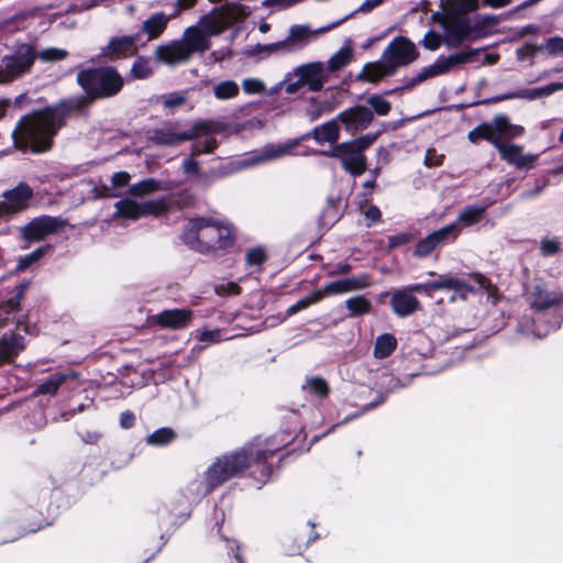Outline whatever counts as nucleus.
<instances>
[{
	"label": "nucleus",
	"instance_id": "59",
	"mask_svg": "<svg viewBox=\"0 0 563 563\" xmlns=\"http://www.w3.org/2000/svg\"><path fill=\"white\" fill-rule=\"evenodd\" d=\"M196 338L198 341L205 343H219L222 340L220 329L198 330L196 333Z\"/></svg>",
	"mask_w": 563,
	"mask_h": 563
},
{
	"label": "nucleus",
	"instance_id": "19",
	"mask_svg": "<svg viewBox=\"0 0 563 563\" xmlns=\"http://www.w3.org/2000/svg\"><path fill=\"white\" fill-rule=\"evenodd\" d=\"M137 35L113 37L101 48V55L109 60L128 58L137 53Z\"/></svg>",
	"mask_w": 563,
	"mask_h": 563
},
{
	"label": "nucleus",
	"instance_id": "7",
	"mask_svg": "<svg viewBox=\"0 0 563 563\" xmlns=\"http://www.w3.org/2000/svg\"><path fill=\"white\" fill-rule=\"evenodd\" d=\"M218 124L212 121H196L190 129L177 132L174 126L156 129L151 141L156 145L175 146L180 143L218 132Z\"/></svg>",
	"mask_w": 563,
	"mask_h": 563
},
{
	"label": "nucleus",
	"instance_id": "8",
	"mask_svg": "<svg viewBox=\"0 0 563 563\" xmlns=\"http://www.w3.org/2000/svg\"><path fill=\"white\" fill-rule=\"evenodd\" d=\"M324 65L321 62L305 64L295 68L292 74L284 78L286 91L295 93L299 87L307 85L311 91H318L323 86Z\"/></svg>",
	"mask_w": 563,
	"mask_h": 563
},
{
	"label": "nucleus",
	"instance_id": "14",
	"mask_svg": "<svg viewBox=\"0 0 563 563\" xmlns=\"http://www.w3.org/2000/svg\"><path fill=\"white\" fill-rule=\"evenodd\" d=\"M65 221L54 217H40L32 220L22 228V238L26 241L38 242L48 235H52L65 227Z\"/></svg>",
	"mask_w": 563,
	"mask_h": 563
},
{
	"label": "nucleus",
	"instance_id": "41",
	"mask_svg": "<svg viewBox=\"0 0 563 563\" xmlns=\"http://www.w3.org/2000/svg\"><path fill=\"white\" fill-rule=\"evenodd\" d=\"M341 217L340 203L334 200H329L320 214V223L322 227H332Z\"/></svg>",
	"mask_w": 563,
	"mask_h": 563
},
{
	"label": "nucleus",
	"instance_id": "15",
	"mask_svg": "<svg viewBox=\"0 0 563 563\" xmlns=\"http://www.w3.org/2000/svg\"><path fill=\"white\" fill-rule=\"evenodd\" d=\"M372 285V278L368 274H361L351 276L343 279H338L325 284L321 289H318V295L314 299H322L327 296H335L345 292L356 291L367 288Z\"/></svg>",
	"mask_w": 563,
	"mask_h": 563
},
{
	"label": "nucleus",
	"instance_id": "9",
	"mask_svg": "<svg viewBox=\"0 0 563 563\" xmlns=\"http://www.w3.org/2000/svg\"><path fill=\"white\" fill-rule=\"evenodd\" d=\"M114 207V218L128 220H137L147 216H159L167 209V205L163 199L137 202L125 198L115 202Z\"/></svg>",
	"mask_w": 563,
	"mask_h": 563
},
{
	"label": "nucleus",
	"instance_id": "40",
	"mask_svg": "<svg viewBox=\"0 0 563 563\" xmlns=\"http://www.w3.org/2000/svg\"><path fill=\"white\" fill-rule=\"evenodd\" d=\"M473 23L475 25L474 34L466 40L474 41L482 36L483 31L486 27L494 26L499 23L500 19L497 15L493 14H484V15H475L472 16Z\"/></svg>",
	"mask_w": 563,
	"mask_h": 563
},
{
	"label": "nucleus",
	"instance_id": "10",
	"mask_svg": "<svg viewBox=\"0 0 563 563\" xmlns=\"http://www.w3.org/2000/svg\"><path fill=\"white\" fill-rule=\"evenodd\" d=\"M418 57L416 45L404 36L394 38L385 48L383 58L395 70L412 63Z\"/></svg>",
	"mask_w": 563,
	"mask_h": 563
},
{
	"label": "nucleus",
	"instance_id": "34",
	"mask_svg": "<svg viewBox=\"0 0 563 563\" xmlns=\"http://www.w3.org/2000/svg\"><path fill=\"white\" fill-rule=\"evenodd\" d=\"M541 316H538V321H533L532 328L527 327L523 322H520V331L526 333L527 335H532L534 338H544L551 331L560 328L562 317L561 316H552V322L550 325L543 327L540 324Z\"/></svg>",
	"mask_w": 563,
	"mask_h": 563
},
{
	"label": "nucleus",
	"instance_id": "13",
	"mask_svg": "<svg viewBox=\"0 0 563 563\" xmlns=\"http://www.w3.org/2000/svg\"><path fill=\"white\" fill-rule=\"evenodd\" d=\"M339 24L340 22H335L331 25L316 30H312L309 25L306 24L292 25L289 29L287 37L284 38V51L294 52L301 49L314 41L320 34L331 30Z\"/></svg>",
	"mask_w": 563,
	"mask_h": 563
},
{
	"label": "nucleus",
	"instance_id": "11",
	"mask_svg": "<svg viewBox=\"0 0 563 563\" xmlns=\"http://www.w3.org/2000/svg\"><path fill=\"white\" fill-rule=\"evenodd\" d=\"M325 155L341 161L343 168L354 176L362 175L366 170V157L349 142L336 144Z\"/></svg>",
	"mask_w": 563,
	"mask_h": 563
},
{
	"label": "nucleus",
	"instance_id": "60",
	"mask_svg": "<svg viewBox=\"0 0 563 563\" xmlns=\"http://www.w3.org/2000/svg\"><path fill=\"white\" fill-rule=\"evenodd\" d=\"M186 102V96L180 92H172L164 97V107L167 109H175L183 106Z\"/></svg>",
	"mask_w": 563,
	"mask_h": 563
},
{
	"label": "nucleus",
	"instance_id": "44",
	"mask_svg": "<svg viewBox=\"0 0 563 563\" xmlns=\"http://www.w3.org/2000/svg\"><path fill=\"white\" fill-rule=\"evenodd\" d=\"M159 189L158 183L153 178H147L130 187L129 192L134 197H144Z\"/></svg>",
	"mask_w": 563,
	"mask_h": 563
},
{
	"label": "nucleus",
	"instance_id": "47",
	"mask_svg": "<svg viewBox=\"0 0 563 563\" xmlns=\"http://www.w3.org/2000/svg\"><path fill=\"white\" fill-rule=\"evenodd\" d=\"M68 52L59 47H46L37 52V58L43 63H55L65 59Z\"/></svg>",
	"mask_w": 563,
	"mask_h": 563
},
{
	"label": "nucleus",
	"instance_id": "42",
	"mask_svg": "<svg viewBox=\"0 0 563 563\" xmlns=\"http://www.w3.org/2000/svg\"><path fill=\"white\" fill-rule=\"evenodd\" d=\"M240 91L239 85L233 80H224L213 88L214 97L219 100L231 99L238 96Z\"/></svg>",
	"mask_w": 563,
	"mask_h": 563
},
{
	"label": "nucleus",
	"instance_id": "17",
	"mask_svg": "<svg viewBox=\"0 0 563 563\" xmlns=\"http://www.w3.org/2000/svg\"><path fill=\"white\" fill-rule=\"evenodd\" d=\"M154 58L164 65L176 66L187 63L191 56L189 49L179 40L158 45L153 52Z\"/></svg>",
	"mask_w": 563,
	"mask_h": 563
},
{
	"label": "nucleus",
	"instance_id": "4",
	"mask_svg": "<svg viewBox=\"0 0 563 563\" xmlns=\"http://www.w3.org/2000/svg\"><path fill=\"white\" fill-rule=\"evenodd\" d=\"M77 81L93 99L117 95L123 87L122 76L112 67L88 68L77 75Z\"/></svg>",
	"mask_w": 563,
	"mask_h": 563
},
{
	"label": "nucleus",
	"instance_id": "12",
	"mask_svg": "<svg viewBox=\"0 0 563 563\" xmlns=\"http://www.w3.org/2000/svg\"><path fill=\"white\" fill-rule=\"evenodd\" d=\"M0 201V219L25 210L33 197V189L25 183H20L14 188L2 194Z\"/></svg>",
	"mask_w": 563,
	"mask_h": 563
},
{
	"label": "nucleus",
	"instance_id": "21",
	"mask_svg": "<svg viewBox=\"0 0 563 563\" xmlns=\"http://www.w3.org/2000/svg\"><path fill=\"white\" fill-rule=\"evenodd\" d=\"M527 300L536 313L542 314L543 311L561 303L563 301V294L550 291L543 285L536 284L528 291Z\"/></svg>",
	"mask_w": 563,
	"mask_h": 563
},
{
	"label": "nucleus",
	"instance_id": "45",
	"mask_svg": "<svg viewBox=\"0 0 563 563\" xmlns=\"http://www.w3.org/2000/svg\"><path fill=\"white\" fill-rule=\"evenodd\" d=\"M22 346L19 344L15 338H11L10 340L1 339L0 340V362H4L15 356Z\"/></svg>",
	"mask_w": 563,
	"mask_h": 563
},
{
	"label": "nucleus",
	"instance_id": "2",
	"mask_svg": "<svg viewBox=\"0 0 563 563\" xmlns=\"http://www.w3.org/2000/svg\"><path fill=\"white\" fill-rule=\"evenodd\" d=\"M181 238L192 250L210 253L232 246L235 232L228 221L212 217L195 218L187 222Z\"/></svg>",
	"mask_w": 563,
	"mask_h": 563
},
{
	"label": "nucleus",
	"instance_id": "36",
	"mask_svg": "<svg viewBox=\"0 0 563 563\" xmlns=\"http://www.w3.org/2000/svg\"><path fill=\"white\" fill-rule=\"evenodd\" d=\"M397 347V340L396 338L390 333H384L376 338L375 344H374V357L375 358H386L396 350Z\"/></svg>",
	"mask_w": 563,
	"mask_h": 563
},
{
	"label": "nucleus",
	"instance_id": "61",
	"mask_svg": "<svg viewBox=\"0 0 563 563\" xmlns=\"http://www.w3.org/2000/svg\"><path fill=\"white\" fill-rule=\"evenodd\" d=\"M376 140V134H365L363 136H360L353 141H350L354 148L358 150L361 153H363L366 148H368Z\"/></svg>",
	"mask_w": 563,
	"mask_h": 563
},
{
	"label": "nucleus",
	"instance_id": "16",
	"mask_svg": "<svg viewBox=\"0 0 563 563\" xmlns=\"http://www.w3.org/2000/svg\"><path fill=\"white\" fill-rule=\"evenodd\" d=\"M455 239L456 224H448L439 230L431 232L424 239H421L416 245L415 255L417 257H427L438 246L453 242Z\"/></svg>",
	"mask_w": 563,
	"mask_h": 563
},
{
	"label": "nucleus",
	"instance_id": "64",
	"mask_svg": "<svg viewBox=\"0 0 563 563\" xmlns=\"http://www.w3.org/2000/svg\"><path fill=\"white\" fill-rule=\"evenodd\" d=\"M443 154H438L434 148H429L424 155V165L427 167L439 166L443 163Z\"/></svg>",
	"mask_w": 563,
	"mask_h": 563
},
{
	"label": "nucleus",
	"instance_id": "20",
	"mask_svg": "<svg viewBox=\"0 0 563 563\" xmlns=\"http://www.w3.org/2000/svg\"><path fill=\"white\" fill-rule=\"evenodd\" d=\"M338 119L349 133L365 130L373 121V111L363 106L352 107L338 114Z\"/></svg>",
	"mask_w": 563,
	"mask_h": 563
},
{
	"label": "nucleus",
	"instance_id": "25",
	"mask_svg": "<svg viewBox=\"0 0 563 563\" xmlns=\"http://www.w3.org/2000/svg\"><path fill=\"white\" fill-rule=\"evenodd\" d=\"M180 41L189 49L190 56L195 52L203 54L211 46L209 36L197 24L188 26L184 31Z\"/></svg>",
	"mask_w": 563,
	"mask_h": 563
},
{
	"label": "nucleus",
	"instance_id": "29",
	"mask_svg": "<svg viewBox=\"0 0 563 563\" xmlns=\"http://www.w3.org/2000/svg\"><path fill=\"white\" fill-rule=\"evenodd\" d=\"M207 34V36L219 35L227 30L223 19L218 8L202 15L196 23Z\"/></svg>",
	"mask_w": 563,
	"mask_h": 563
},
{
	"label": "nucleus",
	"instance_id": "57",
	"mask_svg": "<svg viewBox=\"0 0 563 563\" xmlns=\"http://www.w3.org/2000/svg\"><path fill=\"white\" fill-rule=\"evenodd\" d=\"M242 88L247 95L262 93L265 90V85L257 78H246L242 81Z\"/></svg>",
	"mask_w": 563,
	"mask_h": 563
},
{
	"label": "nucleus",
	"instance_id": "31",
	"mask_svg": "<svg viewBox=\"0 0 563 563\" xmlns=\"http://www.w3.org/2000/svg\"><path fill=\"white\" fill-rule=\"evenodd\" d=\"M486 207L482 206H467L459 214L457 219L451 224H456V236L464 227L477 223L482 220Z\"/></svg>",
	"mask_w": 563,
	"mask_h": 563
},
{
	"label": "nucleus",
	"instance_id": "48",
	"mask_svg": "<svg viewBox=\"0 0 563 563\" xmlns=\"http://www.w3.org/2000/svg\"><path fill=\"white\" fill-rule=\"evenodd\" d=\"M303 388L320 398H323L329 394V386L327 382L320 377H311L307 379Z\"/></svg>",
	"mask_w": 563,
	"mask_h": 563
},
{
	"label": "nucleus",
	"instance_id": "54",
	"mask_svg": "<svg viewBox=\"0 0 563 563\" xmlns=\"http://www.w3.org/2000/svg\"><path fill=\"white\" fill-rule=\"evenodd\" d=\"M45 254L44 247H38L31 252L30 254H26L25 256L21 257L16 265V271L22 272L26 269L29 266H31L33 263L37 262L40 258L43 257Z\"/></svg>",
	"mask_w": 563,
	"mask_h": 563
},
{
	"label": "nucleus",
	"instance_id": "33",
	"mask_svg": "<svg viewBox=\"0 0 563 563\" xmlns=\"http://www.w3.org/2000/svg\"><path fill=\"white\" fill-rule=\"evenodd\" d=\"M353 48L350 41L346 42L338 52H335L328 60V69L331 73L339 71L347 66L353 59Z\"/></svg>",
	"mask_w": 563,
	"mask_h": 563
},
{
	"label": "nucleus",
	"instance_id": "24",
	"mask_svg": "<svg viewBox=\"0 0 563 563\" xmlns=\"http://www.w3.org/2000/svg\"><path fill=\"white\" fill-rule=\"evenodd\" d=\"M191 319L192 311L188 309H168L154 316L158 325L173 330L186 328Z\"/></svg>",
	"mask_w": 563,
	"mask_h": 563
},
{
	"label": "nucleus",
	"instance_id": "55",
	"mask_svg": "<svg viewBox=\"0 0 563 563\" xmlns=\"http://www.w3.org/2000/svg\"><path fill=\"white\" fill-rule=\"evenodd\" d=\"M442 41L445 42L444 37L434 31H429L424 34L421 44L429 51H435L441 46Z\"/></svg>",
	"mask_w": 563,
	"mask_h": 563
},
{
	"label": "nucleus",
	"instance_id": "46",
	"mask_svg": "<svg viewBox=\"0 0 563 563\" xmlns=\"http://www.w3.org/2000/svg\"><path fill=\"white\" fill-rule=\"evenodd\" d=\"M448 290L454 291L455 296L466 299L470 294L474 292V287L468 285L464 279L451 276Z\"/></svg>",
	"mask_w": 563,
	"mask_h": 563
},
{
	"label": "nucleus",
	"instance_id": "50",
	"mask_svg": "<svg viewBox=\"0 0 563 563\" xmlns=\"http://www.w3.org/2000/svg\"><path fill=\"white\" fill-rule=\"evenodd\" d=\"M174 438L175 433L172 429L162 428L147 437V443L155 445H164L169 443Z\"/></svg>",
	"mask_w": 563,
	"mask_h": 563
},
{
	"label": "nucleus",
	"instance_id": "35",
	"mask_svg": "<svg viewBox=\"0 0 563 563\" xmlns=\"http://www.w3.org/2000/svg\"><path fill=\"white\" fill-rule=\"evenodd\" d=\"M481 49L461 51L449 56L441 55L448 71H451L464 64L473 63Z\"/></svg>",
	"mask_w": 563,
	"mask_h": 563
},
{
	"label": "nucleus",
	"instance_id": "23",
	"mask_svg": "<svg viewBox=\"0 0 563 563\" xmlns=\"http://www.w3.org/2000/svg\"><path fill=\"white\" fill-rule=\"evenodd\" d=\"M390 307L396 316L405 318L420 309V301L402 287L391 292Z\"/></svg>",
	"mask_w": 563,
	"mask_h": 563
},
{
	"label": "nucleus",
	"instance_id": "3",
	"mask_svg": "<svg viewBox=\"0 0 563 563\" xmlns=\"http://www.w3.org/2000/svg\"><path fill=\"white\" fill-rule=\"evenodd\" d=\"M441 25L448 47H457L474 34L468 14L479 8V0H441Z\"/></svg>",
	"mask_w": 563,
	"mask_h": 563
},
{
	"label": "nucleus",
	"instance_id": "22",
	"mask_svg": "<svg viewBox=\"0 0 563 563\" xmlns=\"http://www.w3.org/2000/svg\"><path fill=\"white\" fill-rule=\"evenodd\" d=\"M287 420L289 424L294 426L288 434L294 435L290 441H287L286 433L284 432V456L295 452L308 451L310 444L306 441V433L303 432L298 415L292 411L289 417H287Z\"/></svg>",
	"mask_w": 563,
	"mask_h": 563
},
{
	"label": "nucleus",
	"instance_id": "38",
	"mask_svg": "<svg viewBox=\"0 0 563 563\" xmlns=\"http://www.w3.org/2000/svg\"><path fill=\"white\" fill-rule=\"evenodd\" d=\"M154 73V67L148 57L137 56L133 62L130 76L134 79H146Z\"/></svg>",
	"mask_w": 563,
	"mask_h": 563
},
{
	"label": "nucleus",
	"instance_id": "37",
	"mask_svg": "<svg viewBox=\"0 0 563 563\" xmlns=\"http://www.w3.org/2000/svg\"><path fill=\"white\" fill-rule=\"evenodd\" d=\"M467 139L473 143L477 142L478 140H486L492 143L495 148H497V145L501 142L498 135L494 134L490 123H482L474 128L468 132Z\"/></svg>",
	"mask_w": 563,
	"mask_h": 563
},
{
	"label": "nucleus",
	"instance_id": "6",
	"mask_svg": "<svg viewBox=\"0 0 563 563\" xmlns=\"http://www.w3.org/2000/svg\"><path fill=\"white\" fill-rule=\"evenodd\" d=\"M250 465V457L244 451L223 455L208 468L207 482L209 490L214 489L228 479L240 475Z\"/></svg>",
	"mask_w": 563,
	"mask_h": 563
},
{
	"label": "nucleus",
	"instance_id": "28",
	"mask_svg": "<svg viewBox=\"0 0 563 563\" xmlns=\"http://www.w3.org/2000/svg\"><path fill=\"white\" fill-rule=\"evenodd\" d=\"M227 29L234 23L241 22L251 14V10L247 5L227 2L224 5L218 8Z\"/></svg>",
	"mask_w": 563,
	"mask_h": 563
},
{
	"label": "nucleus",
	"instance_id": "26",
	"mask_svg": "<svg viewBox=\"0 0 563 563\" xmlns=\"http://www.w3.org/2000/svg\"><path fill=\"white\" fill-rule=\"evenodd\" d=\"M560 86L556 82H551L547 86L532 88V89H520L515 92H508L501 96H497L494 98L495 101L509 100V99H527V100H536L542 97L551 96L558 91H560Z\"/></svg>",
	"mask_w": 563,
	"mask_h": 563
},
{
	"label": "nucleus",
	"instance_id": "53",
	"mask_svg": "<svg viewBox=\"0 0 563 563\" xmlns=\"http://www.w3.org/2000/svg\"><path fill=\"white\" fill-rule=\"evenodd\" d=\"M490 124H492L494 134L498 135L499 140L505 137L509 128L511 126V123L509 122L508 118L503 114L494 117Z\"/></svg>",
	"mask_w": 563,
	"mask_h": 563
},
{
	"label": "nucleus",
	"instance_id": "39",
	"mask_svg": "<svg viewBox=\"0 0 563 563\" xmlns=\"http://www.w3.org/2000/svg\"><path fill=\"white\" fill-rule=\"evenodd\" d=\"M345 307L351 317H357L369 313L372 303L364 296H355L346 299Z\"/></svg>",
	"mask_w": 563,
	"mask_h": 563
},
{
	"label": "nucleus",
	"instance_id": "27",
	"mask_svg": "<svg viewBox=\"0 0 563 563\" xmlns=\"http://www.w3.org/2000/svg\"><path fill=\"white\" fill-rule=\"evenodd\" d=\"M170 18L164 12H155L143 21L141 32L146 35L148 41H154L165 32Z\"/></svg>",
	"mask_w": 563,
	"mask_h": 563
},
{
	"label": "nucleus",
	"instance_id": "49",
	"mask_svg": "<svg viewBox=\"0 0 563 563\" xmlns=\"http://www.w3.org/2000/svg\"><path fill=\"white\" fill-rule=\"evenodd\" d=\"M367 104L378 115H386L391 109L390 102L380 95H372L367 98Z\"/></svg>",
	"mask_w": 563,
	"mask_h": 563
},
{
	"label": "nucleus",
	"instance_id": "63",
	"mask_svg": "<svg viewBox=\"0 0 563 563\" xmlns=\"http://www.w3.org/2000/svg\"><path fill=\"white\" fill-rule=\"evenodd\" d=\"M317 295H318V290L313 291L306 298L300 299L299 301H297L296 305H294L287 309V314H294L298 310L307 308L309 305L320 301L321 299H314Z\"/></svg>",
	"mask_w": 563,
	"mask_h": 563
},
{
	"label": "nucleus",
	"instance_id": "56",
	"mask_svg": "<svg viewBox=\"0 0 563 563\" xmlns=\"http://www.w3.org/2000/svg\"><path fill=\"white\" fill-rule=\"evenodd\" d=\"M544 49L551 56H556L563 54V37L562 36H552L549 37L544 45Z\"/></svg>",
	"mask_w": 563,
	"mask_h": 563
},
{
	"label": "nucleus",
	"instance_id": "1",
	"mask_svg": "<svg viewBox=\"0 0 563 563\" xmlns=\"http://www.w3.org/2000/svg\"><path fill=\"white\" fill-rule=\"evenodd\" d=\"M66 111L60 107L46 108L23 117L12 132L16 148L43 153L52 147V139L63 125Z\"/></svg>",
	"mask_w": 563,
	"mask_h": 563
},
{
	"label": "nucleus",
	"instance_id": "51",
	"mask_svg": "<svg viewBox=\"0 0 563 563\" xmlns=\"http://www.w3.org/2000/svg\"><path fill=\"white\" fill-rule=\"evenodd\" d=\"M333 110V107L328 102H317L312 100L310 106L306 109V115L310 121L319 119L323 113H329Z\"/></svg>",
	"mask_w": 563,
	"mask_h": 563
},
{
	"label": "nucleus",
	"instance_id": "30",
	"mask_svg": "<svg viewBox=\"0 0 563 563\" xmlns=\"http://www.w3.org/2000/svg\"><path fill=\"white\" fill-rule=\"evenodd\" d=\"M340 119L338 117L312 130V136L318 143H335L340 136Z\"/></svg>",
	"mask_w": 563,
	"mask_h": 563
},
{
	"label": "nucleus",
	"instance_id": "32",
	"mask_svg": "<svg viewBox=\"0 0 563 563\" xmlns=\"http://www.w3.org/2000/svg\"><path fill=\"white\" fill-rule=\"evenodd\" d=\"M394 71L390 65L382 57L379 62L366 64L358 78L368 81H377L385 76L391 75Z\"/></svg>",
	"mask_w": 563,
	"mask_h": 563
},
{
	"label": "nucleus",
	"instance_id": "5",
	"mask_svg": "<svg viewBox=\"0 0 563 563\" xmlns=\"http://www.w3.org/2000/svg\"><path fill=\"white\" fill-rule=\"evenodd\" d=\"M37 58L33 43H18L13 49L3 55L0 65V85L11 84L30 74Z\"/></svg>",
	"mask_w": 563,
	"mask_h": 563
},
{
	"label": "nucleus",
	"instance_id": "58",
	"mask_svg": "<svg viewBox=\"0 0 563 563\" xmlns=\"http://www.w3.org/2000/svg\"><path fill=\"white\" fill-rule=\"evenodd\" d=\"M240 290L239 285L234 282H222L214 287L216 294L221 297L239 295Z\"/></svg>",
	"mask_w": 563,
	"mask_h": 563
},
{
	"label": "nucleus",
	"instance_id": "43",
	"mask_svg": "<svg viewBox=\"0 0 563 563\" xmlns=\"http://www.w3.org/2000/svg\"><path fill=\"white\" fill-rule=\"evenodd\" d=\"M66 380V376L63 374H55L48 377L45 382L38 385L34 395H54L58 390L59 386Z\"/></svg>",
	"mask_w": 563,
	"mask_h": 563
},
{
	"label": "nucleus",
	"instance_id": "62",
	"mask_svg": "<svg viewBox=\"0 0 563 563\" xmlns=\"http://www.w3.org/2000/svg\"><path fill=\"white\" fill-rule=\"evenodd\" d=\"M560 245L561 243L558 239H543L540 245L541 253L545 256H551L560 250Z\"/></svg>",
	"mask_w": 563,
	"mask_h": 563
},
{
	"label": "nucleus",
	"instance_id": "18",
	"mask_svg": "<svg viewBox=\"0 0 563 563\" xmlns=\"http://www.w3.org/2000/svg\"><path fill=\"white\" fill-rule=\"evenodd\" d=\"M500 158L518 169L529 170L534 167L538 154H523L522 147L517 144L500 142L496 148Z\"/></svg>",
	"mask_w": 563,
	"mask_h": 563
},
{
	"label": "nucleus",
	"instance_id": "52",
	"mask_svg": "<svg viewBox=\"0 0 563 563\" xmlns=\"http://www.w3.org/2000/svg\"><path fill=\"white\" fill-rule=\"evenodd\" d=\"M438 77L433 64L423 67L415 77L407 81L405 88H411L429 78Z\"/></svg>",
	"mask_w": 563,
	"mask_h": 563
}]
</instances>
